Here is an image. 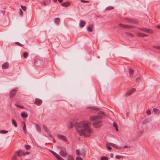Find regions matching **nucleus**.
Returning <instances> with one entry per match:
<instances>
[{
	"label": "nucleus",
	"mask_w": 160,
	"mask_h": 160,
	"mask_svg": "<svg viewBox=\"0 0 160 160\" xmlns=\"http://www.w3.org/2000/svg\"><path fill=\"white\" fill-rule=\"evenodd\" d=\"M57 137L58 139L61 140H62L63 141L66 140V138L63 135L58 134L57 136Z\"/></svg>",
	"instance_id": "nucleus-9"
},
{
	"label": "nucleus",
	"mask_w": 160,
	"mask_h": 160,
	"mask_svg": "<svg viewBox=\"0 0 160 160\" xmlns=\"http://www.w3.org/2000/svg\"><path fill=\"white\" fill-rule=\"evenodd\" d=\"M70 5V3L69 2H65L61 4L62 6L63 7H67L69 6Z\"/></svg>",
	"instance_id": "nucleus-13"
},
{
	"label": "nucleus",
	"mask_w": 160,
	"mask_h": 160,
	"mask_svg": "<svg viewBox=\"0 0 160 160\" xmlns=\"http://www.w3.org/2000/svg\"><path fill=\"white\" fill-rule=\"evenodd\" d=\"M119 25L121 27L124 28H131L133 27L132 26L124 25L121 23L119 24Z\"/></svg>",
	"instance_id": "nucleus-5"
},
{
	"label": "nucleus",
	"mask_w": 160,
	"mask_h": 160,
	"mask_svg": "<svg viewBox=\"0 0 160 160\" xmlns=\"http://www.w3.org/2000/svg\"><path fill=\"white\" fill-rule=\"evenodd\" d=\"M113 126L115 128V129L117 131H118V125L115 122H114L113 124Z\"/></svg>",
	"instance_id": "nucleus-26"
},
{
	"label": "nucleus",
	"mask_w": 160,
	"mask_h": 160,
	"mask_svg": "<svg viewBox=\"0 0 160 160\" xmlns=\"http://www.w3.org/2000/svg\"><path fill=\"white\" fill-rule=\"evenodd\" d=\"M146 112H147V114L148 115H149L151 114V111L150 110H148Z\"/></svg>",
	"instance_id": "nucleus-40"
},
{
	"label": "nucleus",
	"mask_w": 160,
	"mask_h": 160,
	"mask_svg": "<svg viewBox=\"0 0 160 160\" xmlns=\"http://www.w3.org/2000/svg\"><path fill=\"white\" fill-rule=\"evenodd\" d=\"M18 90V89L17 88H15L14 89L12 90L10 92V98H12V97H13L14 95L16 93V92Z\"/></svg>",
	"instance_id": "nucleus-4"
},
{
	"label": "nucleus",
	"mask_w": 160,
	"mask_h": 160,
	"mask_svg": "<svg viewBox=\"0 0 160 160\" xmlns=\"http://www.w3.org/2000/svg\"><path fill=\"white\" fill-rule=\"evenodd\" d=\"M60 19L59 18H56L55 20V22L57 24H58L60 22Z\"/></svg>",
	"instance_id": "nucleus-25"
},
{
	"label": "nucleus",
	"mask_w": 160,
	"mask_h": 160,
	"mask_svg": "<svg viewBox=\"0 0 160 160\" xmlns=\"http://www.w3.org/2000/svg\"><path fill=\"white\" fill-rule=\"evenodd\" d=\"M35 127L36 129L38 131V132H40L41 131V128L39 126V125L38 124H36L35 125Z\"/></svg>",
	"instance_id": "nucleus-20"
},
{
	"label": "nucleus",
	"mask_w": 160,
	"mask_h": 160,
	"mask_svg": "<svg viewBox=\"0 0 160 160\" xmlns=\"http://www.w3.org/2000/svg\"><path fill=\"white\" fill-rule=\"evenodd\" d=\"M42 103V100L39 98H36L35 100L34 103L38 106L40 105Z\"/></svg>",
	"instance_id": "nucleus-6"
},
{
	"label": "nucleus",
	"mask_w": 160,
	"mask_h": 160,
	"mask_svg": "<svg viewBox=\"0 0 160 160\" xmlns=\"http://www.w3.org/2000/svg\"><path fill=\"white\" fill-rule=\"evenodd\" d=\"M88 108L91 109L92 110H99L98 108H97L96 107H88Z\"/></svg>",
	"instance_id": "nucleus-29"
},
{
	"label": "nucleus",
	"mask_w": 160,
	"mask_h": 160,
	"mask_svg": "<svg viewBox=\"0 0 160 160\" xmlns=\"http://www.w3.org/2000/svg\"><path fill=\"white\" fill-rule=\"evenodd\" d=\"M81 2L83 3H88L89 2L88 1H85L84 0H81Z\"/></svg>",
	"instance_id": "nucleus-47"
},
{
	"label": "nucleus",
	"mask_w": 160,
	"mask_h": 160,
	"mask_svg": "<svg viewBox=\"0 0 160 160\" xmlns=\"http://www.w3.org/2000/svg\"><path fill=\"white\" fill-rule=\"evenodd\" d=\"M15 106L17 107H18L19 108L21 109H23V106H20L18 104H15Z\"/></svg>",
	"instance_id": "nucleus-36"
},
{
	"label": "nucleus",
	"mask_w": 160,
	"mask_h": 160,
	"mask_svg": "<svg viewBox=\"0 0 160 160\" xmlns=\"http://www.w3.org/2000/svg\"><path fill=\"white\" fill-rule=\"evenodd\" d=\"M61 151H63L64 152H67L66 151V148L64 147H62L61 148Z\"/></svg>",
	"instance_id": "nucleus-37"
},
{
	"label": "nucleus",
	"mask_w": 160,
	"mask_h": 160,
	"mask_svg": "<svg viewBox=\"0 0 160 160\" xmlns=\"http://www.w3.org/2000/svg\"><path fill=\"white\" fill-rule=\"evenodd\" d=\"M12 124L14 125L15 127H17L18 126L17 123L13 119L12 120Z\"/></svg>",
	"instance_id": "nucleus-22"
},
{
	"label": "nucleus",
	"mask_w": 160,
	"mask_h": 160,
	"mask_svg": "<svg viewBox=\"0 0 160 160\" xmlns=\"http://www.w3.org/2000/svg\"><path fill=\"white\" fill-rule=\"evenodd\" d=\"M149 122V120L148 118L144 119L142 122V124H146Z\"/></svg>",
	"instance_id": "nucleus-21"
},
{
	"label": "nucleus",
	"mask_w": 160,
	"mask_h": 160,
	"mask_svg": "<svg viewBox=\"0 0 160 160\" xmlns=\"http://www.w3.org/2000/svg\"><path fill=\"white\" fill-rule=\"evenodd\" d=\"M12 160H17V158L16 156H14L12 158Z\"/></svg>",
	"instance_id": "nucleus-46"
},
{
	"label": "nucleus",
	"mask_w": 160,
	"mask_h": 160,
	"mask_svg": "<svg viewBox=\"0 0 160 160\" xmlns=\"http://www.w3.org/2000/svg\"><path fill=\"white\" fill-rule=\"evenodd\" d=\"M126 19L130 23H133L136 24H138V21L131 18H126Z\"/></svg>",
	"instance_id": "nucleus-7"
},
{
	"label": "nucleus",
	"mask_w": 160,
	"mask_h": 160,
	"mask_svg": "<svg viewBox=\"0 0 160 160\" xmlns=\"http://www.w3.org/2000/svg\"><path fill=\"white\" fill-rule=\"evenodd\" d=\"M157 28L158 29H160V25H158V26H157Z\"/></svg>",
	"instance_id": "nucleus-53"
},
{
	"label": "nucleus",
	"mask_w": 160,
	"mask_h": 160,
	"mask_svg": "<svg viewBox=\"0 0 160 160\" xmlns=\"http://www.w3.org/2000/svg\"><path fill=\"white\" fill-rule=\"evenodd\" d=\"M21 8H22V9L24 11H25L26 10V7H25V6H22V5H21Z\"/></svg>",
	"instance_id": "nucleus-43"
},
{
	"label": "nucleus",
	"mask_w": 160,
	"mask_h": 160,
	"mask_svg": "<svg viewBox=\"0 0 160 160\" xmlns=\"http://www.w3.org/2000/svg\"><path fill=\"white\" fill-rule=\"evenodd\" d=\"M153 112L156 113H159V111L156 108H154L153 109Z\"/></svg>",
	"instance_id": "nucleus-30"
},
{
	"label": "nucleus",
	"mask_w": 160,
	"mask_h": 160,
	"mask_svg": "<svg viewBox=\"0 0 160 160\" xmlns=\"http://www.w3.org/2000/svg\"><path fill=\"white\" fill-rule=\"evenodd\" d=\"M110 144L112 146L117 149H118L119 148V147L118 145L115 144L113 143H110Z\"/></svg>",
	"instance_id": "nucleus-23"
},
{
	"label": "nucleus",
	"mask_w": 160,
	"mask_h": 160,
	"mask_svg": "<svg viewBox=\"0 0 160 160\" xmlns=\"http://www.w3.org/2000/svg\"><path fill=\"white\" fill-rule=\"evenodd\" d=\"M53 0V1L54 2H55L57 1V0Z\"/></svg>",
	"instance_id": "nucleus-58"
},
{
	"label": "nucleus",
	"mask_w": 160,
	"mask_h": 160,
	"mask_svg": "<svg viewBox=\"0 0 160 160\" xmlns=\"http://www.w3.org/2000/svg\"><path fill=\"white\" fill-rule=\"evenodd\" d=\"M16 153L17 155L18 156H20V152L19 151H18L17 152H16Z\"/></svg>",
	"instance_id": "nucleus-49"
},
{
	"label": "nucleus",
	"mask_w": 160,
	"mask_h": 160,
	"mask_svg": "<svg viewBox=\"0 0 160 160\" xmlns=\"http://www.w3.org/2000/svg\"><path fill=\"white\" fill-rule=\"evenodd\" d=\"M23 130L25 134H26L27 132V129L26 128V125L25 122H24L23 126Z\"/></svg>",
	"instance_id": "nucleus-19"
},
{
	"label": "nucleus",
	"mask_w": 160,
	"mask_h": 160,
	"mask_svg": "<svg viewBox=\"0 0 160 160\" xmlns=\"http://www.w3.org/2000/svg\"><path fill=\"white\" fill-rule=\"evenodd\" d=\"M59 153L60 155L64 157H66L68 154L67 152H64L61 151H60Z\"/></svg>",
	"instance_id": "nucleus-16"
},
{
	"label": "nucleus",
	"mask_w": 160,
	"mask_h": 160,
	"mask_svg": "<svg viewBox=\"0 0 160 160\" xmlns=\"http://www.w3.org/2000/svg\"><path fill=\"white\" fill-rule=\"evenodd\" d=\"M86 24L85 22L82 20L80 21L79 22V26L81 28H82L84 27Z\"/></svg>",
	"instance_id": "nucleus-11"
},
{
	"label": "nucleus",
	"mask_w": 160,
	"mask_h": 160,
	"mask_svg": "<svg viewBox=\"0 0 160 160\" xmlns=\"http://www.w3.org/2000/svg\"><path fill=\"white\" fill-rule=\"evenodd\" d=\"M140 80V77H137V78H136V80L137 81H139Z\"/></svg>",
	"instance_id": "nucleus-50"
},
{
	"label": "nucleus",
	"mask_w": 160,
	"mask_h": 160,
	"mask_svg": "<svg viewBox=\"0 0 160 160\" xmlns=\"http://www.w3.org/2000/svg\"><path fill=\"white\" fill-rule=\"evenodd\" d=\"M28 55V54L27 52H24L23 53V57H24V58H26L27 57Z\"/></svg>",
	"instance_id": "nucleus-35"
},
{
	"label": "nucleus",
	"mask_w": 160,
	"mask_h": 160,
	"mask_svg": "<svg viewBox=\"0 0 160 160\" xmlns=\"http://www.w3.org/2000/svg\"><path fill=\"white\" fill-rule=\"evenodd\" d=\"M25 147L26 149L27 150H28L30 149L31 148V146L29 145H25Z\"/></svg>",
	"instance_id": "nucleus-34"
},
{
	"label": "nucleus",
	"mask_w": 160,
	"mask_h": 160,
	"mask_svg": "<svg viewBox=\"0 0 160 160\" xmlns=\"http://www.w3.org/2000/svg\"><path fill=\"white\" fill-rule=\"evenodd\" d=\"M56 158L58 160H64V159L58 155Z\"/></svg>",
	"instance_id": "nucleus-33"
},
{
	"label": "nucleus",
	"mask_w": 160,
	"mask_h": 160,
	"mask_svg": "<svg viewBox=\"0 0 160 160\" xmlns=\"http://www.w3.org/2000/svg\"><path fill=\"white\" fill-rule=\"evenodd\" d=\"M101 113H102V115H104V112H101Z\"/></svg>",
	"instance_id": "nucleus-59"
},
{
	"label": "nucleus",
	"mask_w": 160,
	"mask_h": 160,
	"mask_svg": "<svg viewBox=\"0 0 160 160\" xmlns=\"http://www.w3.org/2000/svg\"><path fill=\"white\" fill-rule=\"evenodd\" d=\"M94 27V24H91L90 25H89V26L87 28V29L90 32H92L93 31L92 28Z\"/></svg>",
	"instance_id": "nucleus-10"
},
{
	"label": "nucleus",
	"mask_w": 160,
	"mask_h": 160,
	"mask_svg": "<svg viewBox=\"0 0 160 160\" xmlns=\"http://www.w3.org/2000/svg\"><path fill=\"white\" fill-rule=\"evenodd\" d=\"M22 117L26 118L28 117V115L25 112H23L21 114Z\"/></svg>",
	"instance_id": "nucleus-18"
},
{
	"label": "nucleus",
	"mask_w": 160,
	"mask_h": 160,
	"mask_svg": "<svg viewBox=\"0 0 160 160\" xmlns=\"http://www.w3.org/2000/svg\"><path fill=\"white\" fill-rule=\"evenodd\" d=\"M9 66V64L7 62H5L4 63L2 66V67L3 69H7Z\"/></svg>",
	"instance_id": "nucleus-14"
},
{
	"label": "nucleus",
	"mask_w": 160,
	"mask_h": 160,
	"mask_svg": "<svg viewBox=\"0 0 160 160\" xmlns=\"http://www.w3.org/2000/svg\"><path fill=\"white\" fill-rule=\"evenodd\" d=\"M74 126V125L73 124H72V123H71V126H70V128H72Z\"/></svg>",
	"instance_id": "nucleus-54"
},
{
	"label": "nucleus",
	"mask_w": 160,
	"mask_h": 160,
	"mask_svg": "<svg viewBox=\"0 0 160 160\" xmlns=\"http://www.w3.org/2000/svg\"><path fill=\"white\" fill-rule=\"evenodd\" d=\"M106 147L107 149L109 150H110L112 149V148L108 144L106 145Z\"/></svg>",
	"instance_id": "nucleus-38"
},
{
	"label": "nucleus",
	"mask_w": 160,
	"mask_h": 160,
	"mask_svg": "<svg viewBox=\"0 0 160 160\" xmlns=\"http://www.w3.org/2000/svg\"><path fill=\"white\" fill-rule=\"evenodd\" d=\"M108 158L106 157H102L100 159V160H108Z\"/></svg>",
	"instance_id": "nucleus-32"
},
{
	"label": "nucleus",
	"mask_w": 160,
	"mask_h": 160,
	"mask_svg": "<svg viewBox=\"0 0 160 160\" xmlns=\"http://www.w3.org/2000/svg\"><path fill=\"white\" fill-rule=\"evenodd\" d=\"M128 148V146H127V145H126V146H125L124 147V148Z\"/></svg>",
	"instance_id": "nucleus-55"
},
{
	"label": "nucleus",
	"mask_w": 160,
	"mask_h": 160,
	"mask_svg": "<svg viewBox=\"0 0 160 160\" xmlns=\"http://www.w3.org/2000/svg\"><path fill=\"white\" fill-rule=\"evenodd\" d=\"M122 156H119V155H116L115 156V158H121Z\"/></svg>",
	"instance_id": "nucleus-48"
},
{
	"label": "nucleus",
	"mask_w": 160,
	"mask_h": 160,
	"mask_svg": "<svg viewBox=\"0 0 160 160\" xmlns=\"http://www.w3.org/2000/svg\"><path fill=\"white\" fill-rule=\"evenodd\" d=\"M76 154L77 155H79L81 154L80 151L79 150H76Z\"/></svg>",
	"instance_id": "nucleus-41"
},
{
	"label": "nucleus",
	"mask_w": 160,
	"mask_h": 160,
	"mask_svg": "<svg viewBox=\"0 0 160 160\" xmlns=\"http://www.w3.org/2000/svg\"><path fill=\"white\" fill-rule=\"evenodd\" d=\"M137 35L138 37H147L148 36L147 35L145 34L142 33H141V32L138 33Z\"/></svg>",
	"instance_id": "nucleus-15"
},
{
	"label": "nucleus",
	"mask_w": 160,
	"mask_h": 160,
	"mask_svg": "<svg viewBox=\"0 0 160 160\" xmlns=\"http://www.w3.org/2000/svg\"><path fill=\"white\" fill-rule=\"evenodd\" d=\"M49 136L50 138H52V135H51L50 134H49Z\"/></svg>",
	"instance_id": "nucleus-56"
},
{
	"label": "nucleus",
	"mask_w": 160,
	"mask_h": 160,
	"mask_svg": "<svg viewBox=\"0 0 160 160\" xmlns=\"http://www.w3.org/2000/svg\"><path fill=\"white\" fill-rule=\"evenodd\" d=\"M20 14H22L23 13V12H22V10L21 9H20Z\"/></svg>",
	"instance_id": "nucleus-51"
},
{
	"label": "nucleus",
	"mask_w": 160,
	"mask_h": 160,
	"mask_svg": "<svg viewBox=\"0 0 160 160\" xmlns=\"http://www.w3.org/2000/svg\"><path fill=\"white\" fill-rule=\"evenodd\" d=\"M53 141L54 142H56V141L54 139H53Z\"/></svg>",
	"instance_id": "nucleus-61"
},
{
	"label": "nucleus",
	"mask_w": 160,
	"mask_h": 160,
	"mask_svg": "<svg viewBox=\"0 0 160 160\" xmlns=\"http://www.w3.org/2000/svg\"><path fill=\"white\" fill-rule=\"evenodd\" d=\"M68 160H74V158L72 155H69L68 157Z\"/></svg>",
	"instance_id": "nucleus-24"
},
{
	"label": "nucleus",
	"mask_w": 160,
	"mask_h": 160,
	"mask_svg": "<svg viewBox=\"0 0 160 160\" xmlns=\"http://www.w3.org/2000/svg\"><path fill=\"white\" fill-rule=\"evenodd\" d=\"M134 72V71L131 68H129V72L130 76V77H132V76Z\"/></svg>",
	"instance_id": "nucleus-17"
},
{
	"label": "nucleus",
	"mask_w": 160,
	"mask_h": 160,
	"mask_svg": "<svg viewBox=\"0 0 160 160\" xmlns=\"http://www.w3.org/2000/svg\"><path fill=\"white\" fill-rule=\"evenodd\" d=\"M76 129L80 136L83 135L87 137L90 136L92 130L88 125V123L85 121H83L75 123Z\"/></svg>",
	"instance_id": "nucleus-1"
},
{
	"label": "nucleus",
	"mask_w": 160,
	"mask_h": 160,
	"mask_svg": "<svg viewBox=\"0 0 160 160\" xmlns=\"http://www.w3.org/2000/svg\"><path fill=\"white\" fill-rule=\"evenodd\" d=\"M112 155H111V157H112Z\"/></svg>",
	"instance_id": "nucleus-63"
},
{
	"label": "nucleus",
	"mask_w": 160,
	"mask_h": 160,
	"mask_svg": "<svg viewBox=\"0 0 160 160\" xmlns=\"http://www.w3.org/2000/svg\"><path fill=\"white\" fill-rule=\"evenodd\" d=\"M153 47L154 48L157 49L158 50H160V46H153Z\"/></svg>",
	"instance_id": "nucleus-39"
},
{
	"label": "nucleus",
	"mask_w": 160,
	"mask_h": 160,
	"mask_svg": "<svg viewBox=\"0 0 160 160\" xmlns=\"http://www.w3.org/2000/svg\"><path fill=\"white\" fill-rule=\"evenodd\" d=\"M136 90V88H134L130 89L127 93L126 96H129L131 95L134 91H135Z\"/></svg>",
	"instance_id": "nucleus-8"
},
{
	"label": "nucleus",
	"mask_w": 160,
	"mask_h": 160,
	"mask_svg": "<svg viewBox=\"0 0 160 160\" xmlns=\"http://www.w3.org/2000/svg\"><path fill=\"white\" fill-rule=\"evenodd\" d=\"M8 132V131L6 130H0V133H1L5 134L7 133Z\"/></svg>",
	"instance_id": "nucleus-31"
},
{
	"label": "nucleus",
	"mask_w": 160,
	"mask_h": 160,
	"mask_svg": "<svg viewBox=\"0 0 160 160\" xmlns=\"http://www.w3.org/2000/svg\"><path fill=\"white\" fill-rule=\"evenodd\" d=\"M114 7H112V6H109V7H107L106 9H105V10H111V9H114Z\"/></svg>",
	"instance_id": "nucleus-27"
},
{
	"label": "nucleus",
	"mask_w": 160,
	"mask_h": 160,
	"mask_svg": "<svg viewBox=\"0 0 160 160\" xmlns=\"http://www.w3.org/2000/svg\"><path fill=\"white\" fill-rule=\"evenodd\" d=\"M29 152H23L22 154H23V155L25 156L26 155L28 154H29Z\"/></svg>",
	"instance_id": "nucleus-45"
},
{
	"label": "nucleus",
	"mask_w": 160,
	"mask_h": 160,
	"mask_svg": "<svg viewBox=\"0 0 160 160\" xmlns=\"http://www.w3.org/2000/svg\"><path fill=\"white\" fill-rule=\"evenodd\" d=\"M131 34V36L132 37V36H133V34Z\"/></svg>",
	"instance_id": "nucleus-60"
},
{
	"label": "nucleus",
	"mask_w": 160,
	"mask_h": 160,
	"mask_svg": "<svg viewBox=\"0 0 160 160\" xmlns=\"http://www.w3.org/2000/svg\"><path fill=\"white\" fill-rule=\"evenodd\" d=\"M41 63V61L39 60H37L35 61L34 62V65L36 66H39Z\"/></svg>",
	"instance_id": "nucleus-12"
},
{
	"label": "nucleus",
	"mask_w": 160,
	"mask_h": 160,
	"mask_svg": "<svg viewBox=\"0 0 160 160\" xmlns=\"http://www.w3.org/2000/svg\"><path fill=\"white\" fill-rule=\"evenodd\" d=\"M50 152L54 155L56 157H57V156L58 155V154L54 152L53 151L50 150Z\"/></svg>",
	"instance_id": "nucleus-28"
},
{
	"label": "nucleus",
	"mask_w": 160,
	"mask_h": 160,
	"mask_svg": "<svg viewBox=\"0 0 160 160\" xmlns=\"http://www.w3.org/2000/svg\"><path fill=\"white\" fill-rule=\"evenodd\" d=\"M58 0V1L60 3H61V2H63V0Z\"/></svg>",
	"instance_id": "nucleus-52"
},
{
	"label": "nucleus",
	"mask_w": 160,
	"mask_h": 160,
	"mask_svg": "<svg viewBox=\"0 0 160 160\" xmlns=\"http://www.w3.org/2000/svg\"><path fill=\"white\" fill-rule=\"evenodd\" d=\"M43 128L45 130V131H46V127L44 126H43Z\"/></svg>",
	"instance_id": "nucleus-57"
},
{
	"label": "nucleus",
	"mask_w": 160,
	"mask_h": 160,
	"mask_svg": "<svg viewBox=\"0 0 160 160\" xmlns=\"http://www.w3.org/2000/svg\"><path fill=\"white\" fill-rule=\"evenodd\" d=\"M112 155H111V157H112Z\"/></svg>",
	"instance_id": "nucleus-62"
},
{
	"label": "nucleus",
	"mask_w": 160,
	"mask_h": 160,
	"mask_svg": "<svg viewBox=\"0 0 160 160\" xmlns=\"http://www.w3.org/2000/svg\"><path fill=\"white\" fill-rule=\"evenodd\" d=\"M138 29L140 30L149 33H153V32L150 29H147L146 28H139Z\"/></svg>",
	"instance_id": "nucleus-3"
},
{
	"label": "nucleus",
	"mask_w": 160,
	"mask_h": 160,
	"mask_svg": "<svg viewBox=\"0 0 160 160\" xmlns=\"http://www.w3.org/2000/svg\"><path fill=\"white\" fill-rule=\"evenodd\" d=\"M102 117L100 115L92 116L90 117L91 121H94L93 122L94 127L98 128L101 126V123L102 122Z\"/></svg>",
	"instance_id": "nucleus-2"
},
{
	"label": "nucleus",
	"mask_w": 160,
	"mask_h": 160,
	"mask_svg": "<svg viewBox=\"0 0 160 160\" xmlns=\"http://www.w3.org/2000/svg\"><path fill=\"white\" fill-rule=\"evenodd\" d=\"M15 43H16L17 45L20 46L22 47L23 46V45L22 44L19 43L18 42H15Z\"/></svg>",
	"instance_id": "nucleus-42"
},
{
	"label": "nucleus",
	"mask_w": 160,
	"mask_h": 160,
	"mask_svg": "<svg viewBox=\"0 0 160 160\" xmlns=\"http://www.w3.org/2000/svg\"><path fill=\"white\" fill-rule=\"evenodd\" d=\"M76 160H83V159L80 157H77Z\"/></svg>",
	"instance_id": "nucleus-44"
}]
</instances>
